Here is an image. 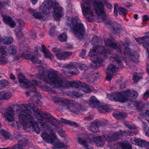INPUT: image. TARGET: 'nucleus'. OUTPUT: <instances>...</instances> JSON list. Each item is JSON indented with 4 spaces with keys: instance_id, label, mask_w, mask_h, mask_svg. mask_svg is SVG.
<instances>
[{
    "instance_id": "nucleus-1",
    "label": "nucleus",
    "mask_w": 149,
    "mask_h": 149,
    "mask_svg": "<svg viewBox=\"0 0 149 149\" xmlns=\"http://www.w3.org/2000/svg\"><path fill=\"white\" fill-rule=\"evenodd\" d=\"M19 125L24 127H33L37 133L41 131L47 130L50 127V123L57 127L59 121L50 115L40 113L33 104H22L17 111Z\"/></svg>"
},
{
    "instance_id": "nucleus-2",
    "label": "nucleus",
    "mask_w": 149,
    "mask_h": 149,
    "mask_svg": "<svg viewBox=\"0 0 149 149\" xmlns=\"http://www.w3.org/2000/svg\"><path fill=\"white\" fill-rule=\"evenodd\" d=\"M38 70L39 73L36 75V77L38 78L40 81L34 80L31 83L29 80L26 79L23 75L19 74L18 79L20 86L29 88L32 92H35L36 91V86H38L42 80L47 83L53 88L61 87L66 88L70 86L77 87V85L81 83L80 81H64L62 78L58 75L57 72L53 70H51L47 75L43 67L41 65L39 66Z\"/></svg>"
},
{
    "instance_id": "nucleus-3",
    "label": "nucleus",
    "mask_w": 149,
    "mask_h": 149,
    "mask_svg": "<svg viewBox=\"0 0 149 149\" xmlns=\"http://www.w3.org/2000/svg\"><path fill=\"white\" fill-rule=\"evenodd\" d=\"M66 23L68 27L75 36L79 39H82L84 34V28L83 25L77 17H68Z\"/></svg>"
},
{
    "instance_id": "nucleus-4",
    "label": "nucleus",
    "mask_w": 149,
    "mask_h": 149,
    "mask_svg": "<svg viewBox=\"0 0 149 149\" xmlns=\"http://www.w3.org/2000/svg\"><path fill=\"white\" fill-rule=\"evenodd\" d=\"M52 99L54 103L58 104L59 107L63 109H67L71 112L77 113L82 109L81 105L77 103L74 104L72 102L63 97H53Z\"/></svg>"
},
{
    "instance_id": "nucleus-5",
    "label": "nucleus",
    "mask_w": 149,
    "mask_h": 149,
    "mask_svg": "<svg viewBox=\"0 0 149 149\" xmlns=\"http://www.w3.org/2000/svg\"><path fill=\"white\" fill-rule=\"evenodd\" d=\"M113 58L114 59L113 61V62L115 63L116 65L113 63H111L107 69L106 70L107 79L108 81L110 80L112 77L113 73L117 70L118 68H122L123 66V65L121 60L123 57L119 58L116 54L114 55Z\"/></svg>"
},
{
    "instance_id": "nucleus-6",
    "label": "nucleus",
    "mask_w": 149,
    "mask_h": 149,
    "mask_svg": "<svg viewBox=\"0 0 149 149\" xmlns=\"http://www.w3.org/2000/svg\"><path fill=\"white\" fill-rule=\"evenodd\" d=\"M81 5L82 11L85 17L89 22L93 21L94 13L93 10L89 5L86 0H83Z\"/></svg>"
},
{
    "instance_id": "nucleus-7",
    "label": "nucleus",
    "mask_w": 149,
    "mask_h": 149,
    "mask_svg": "<svg viewBox=\"0 0 149 149\" xmlns=\"http://www.w3.org/2000/svg\"><path fill=\"white\" fill-rule=\"evenodd\" d=\"M89 105L91 107H96L101 113L110 111L109 107L106 105H100L98 100L95 96H92L90 98Z\"/></svg>"
},
{
    "instance_id": "nucleus-8",
    "label": "nucleus",
    "mask_w": 149,
    "mask_h": 149,
    "mask_svg": "<svg viewBox=\"0 0 149 149\" xmlns=\"http://www.w3.org/2000/svg\"><path fill=\"white\" fill-rule=\"evenodd\" d=\"M108 53L109 54L110 52L106 51L104 46H97L93 47L90 49L89 55L90 56H92L98 55H104Z\"/></svg>"
},
{
    "instance_id": "nucleus-9",
    "label": "nucleus",
    "mask_w": 149,
    "mask_h": 149,
    "mask_svg": "<svg viewBox=\"0 0 149 149\" xmlns=\"http://www.w3.org/2000/svg\"><path fill=\"white\" fill-rule=\"evenodd\" d=\"M73 63H70L68 65L67 67H68L71 71L68 72L69 73L72 75H77L79 73V71L77 70V67H79L81 70H86L88 68V66L83 63L77 64L75 65Z\"/></svg>"
},
{
    "instance_id": "nucleus-10",
    "label": "nucleus",
    "mask_w": 149,
    "mask_h": 149,
    "mask_svg": "<svg viewBox=\"0 0 149 149\" xmlns=\"http://www.w3.org/2000/svg\"><path fill=\"white\" fill-rule=\"evenodd\" d=\"M130 94V90H127L120 93H115L116 101L120 102H124L129 99Z\"/></svg>"
},
{
    "instance_id": "nucleus-11",
    "label": "nucleus",
    "mask_w": 149,
    "mask_h": 149,
    "mask_svg": "<svg viewBox=\"0 0 149 149\" xmlns=\"http://www.w3.org/2000/svg\"><path fill=\"white\" fill-rule=\"evenodd\" d=\"M106 4L104 0L101 1L97 0L95 1L94 3V7L95 13L98 15L100 16L105 13L103 3Z\"/></svg>"
},
{
    "instance_id": "nucleus-12",
    "label": "nucleus",
    "mask_w": 149,
    "mask_h": 149,
    "mask_svg": "<svg viewBox=\"0 0 149 149\" xmlns=\"http://www.w3.org/2000/svg\"><path fill=\"white\" fill-rule=\"evenodd\" d=\"M56 5V0H45L39 7L40 10L44 11H48L53 8Z\"/></svg>"
},
{
    "instance_id": "nucleus-13",
    "label": "nucleus",
    "mask_w": 149,
    "mask_h": 149,
    "mask_svg": "<svg viewBox=\"0 0 149 149\" xmlns=\"http://www.w3.org/2000/svg\"><path fill=\"white\" fill-rule=\"evenodd\" d=\"M21 57L26 59H30L33 63H41V61L39 60L37 57H36L33 52L29 51L24 52L21 54Z\"/></svg>"
},
{
    "instance_id": "nucleus-14",
    "label": "nucleus",
    "mask_w": 149,
    "mask_h": 149,
    "mask_svg": "<svg viewBox=\"0 0 149 149\" xmlns=\"http://www.w3.org/2000/svg\"><path fill=\"white\" fill-rule=\"evenodd\" d=\"M100 19L102 22H104L105 25L108 26L109 28H111L114 31H117L121 26L120 24L117 23H111L110 19L107 17L103 18H100Z\"/></svg>"
},
{
    "instance_id": "nucleus-15",
    "label": "nucleus",
    "mask_w": 149,
    "mask_h": 149,
    "mask_svg": "<svg viewBox=\"0 0 149 149\" xmlns=\"http://www.w3.org/2000/svg\"><path fill=\"white\" fill-rule=\"evenodd\" d=\"M53 51L56 53L57 58L60 60L64 59L68 56L72 54L71 52L63 51L55 48L53 49Z\"/></svg>"
},
{
    "instance_id": "nucleus-16",
    "label": "nucleus",
    "mask_w": 149,
    "mask_h": 149,
    "mask_svg": "<svg viewBox=\"0 0 149 149\" xmlns=\"http://www.w3.org/2000/svg\"><path fill=\"white\" fill-rule=\"evenodd\" d=\"M105 125L103 120H96L91 123L89 130L93 132H96L98 131L99 127L103 126Z\"/></svg>"
},
{
    "instance_id": "nucleus-17",
    "label": "nucleus",
    "mask_w": 149,
    "mask_h": 149,
    "mask_svg": "<svg viewBox=\"0 0 149 149\" xmlns=\"http://www.w3.org/2000/svg\"><path fill=\"white\" fill-rule=\"evenodd\" d=\"M47 143L52 144L54 149H66L68 146L59 140H45Z\"/></svg>"
},
{
    "instance_id": "nucleus-18",
    "label": "nucleus",
    "mask_w": 149,
    "mask_h": 149,
    "mask_svg": "<svg viewBox=\"0 0 149 149\" xmlns=\"http://www.w3.org/2000/svg\"><path fill=\"white\" fill-rule=\"evenodd\" d=\"M39 12H37L36 10H34L32 8L29 9L28 11L36 19H40L44 17L45 15H47L48 13H49V12L47 11H44V12L40 10L39 8Z\"/></svg>"
},
{
    "instance_id": "nucleus-19",
    "label": "nucleus",
    "mask_w": 149,
    "mask_h": 149,
    "mask_svg": "<svg viewBox=\"0 0 149 149\" xmlns=\"http://www.w3.org/2000/svg\"><path fill=\"white\" fill-rule=\"evenodd\" d=\"M15 114L13 109L11 107H8L6 109L5 113V117L9 122L14 121Z\"/></svg>"
},
{
    "instance_id": "nucleus-20",
    "label": "nucleus",
    "mask_w": 149,
    "mask_h": 149,
    "mask_svg": "<svg viewBox=\"0 0 149 149\" xmlns=\"http://www.w3.org/2000/svg\"><path fill=\"white\" fill-rule=\"evenodd\" d=\"M134 134V132L132 131H122L121 130L116 132L112 136V139L111 140H116V139L119 138L122 135H127L129 136L133 135Z\"/></svg>"
},
{
    "instance_id": "nucleus-21",
    "label": "nucleus",
    "mask_w": 149,
    "mask_h": 149,
    "mask_svg": "<svg viewBox=\"0 0 149 149\" xmlns=\"http://www.w3.org/2000/svg\"><path fill=\"white\" fill-rule=\"evenodd\" d=\"M105 41L107 46L113 49H116V51L119 53H121L120 47L118 46L116 43L114 42L113 39H112L111 40L108 39L107 41L105 40Z\"/></svg>"
},
{
    "instance_id": "nucleus-22",
    "label": "nucleus",
    "mask_w": 149,
    "mask_h": 149,
    "mask_svg": "<svg viewBox=\"0 0 149 149\" xmlns=\"http://www.w3.org/2000/svg\"><path fill=\"white\" fill-rule=\"evenodd\" d=\"M128 44H124L122 45V46L125 48L124 51V56L125 58H128L131 59L132 60L134 61V58H136L137 56L136 55H132L130 53V49L127 47Z\"/></svg>"
},
{
    "instance_id": "nucleus-23",
    "label": "nucleus",
    "mask_w": 149,
    "mask_h": 149,
    "mask_svg": "<svg viewBox=\"0 0 149 149\" xmlns=\"http://www.w3.org/2000/svg\"><path fill=\"white\" fill-rule=\"evenodd\" d=\"M0 50L1 54L0 56V65H4L7 62V60L5 58L7 55V52L4 49L3 46L1 45H0Z\"/></svg>"
},
{
    "instance_id": "nucleus-24",
    "label": "nucleus",
    "mask_w": 149,
    "mask_h": 149,
    "mask_svg": "<svg viewBox=\"0 0 149 149\" xmlns=\"http://www.w3.org/2000/svg\"><path fill=\"white\" fill-rule=\"evenodd\" d=\"M118 149H132V146L127 140H121L118 144Z\"/></svg>"
},
{
    "instance_id": "nucleus-25",
    "label": "nucleus",
    "mask_w": 149,
    "mask_h": 149,
    "mask_svg": "<svg viewBox=\"0 0 149 149\" xmlns=\"http://www.w3.org/2000/svg\"><path fill=\"white\" fill-rule=\"evenodd\" d=\"M131 143L136 145L140 147H144L149 149V142L146 140H132Z\"/></svg>"
},
{
    "instance_id": "nucleus-26",
    "label": "nucleus",
    "mask_w": 149,
    "mask_h": 149,
    "mask_svg": "<svg viewBox=\"0 0 149 149\" xmlns=\"http://www.w3.org/2000/svg\"><path fill=\"white\" fill-rule=\"evenodd\" d=\"M62 8L61 7H56L54 9L53 16L56 20H58L59 18L62 16Z\"/></svg>"
},
{
    "instance_id": "nucleus-27",
    "label": "nucleus",
    "mask_w": 149,
    "mask_h": 149,
    "mask_svg": "<svg viewBox=\"0 0 149 149\" xmlns=\"http://www.w3.org/2000/svg\"><path fill=\"white\" fill-rule=\"evenodd\" d=\"M41 136L44 140H56L57 138L55 133L51 132L50 134L45 132L41 134Z\"/></svg>"
},
{
    "instance_id": "nucleus-28",
    "label": "nucleus",
    "mask_w": 149,
    "mask_h": 149,
    "mask_svg": "<svg viewBox=\"0 0 149 149\" xmlns=\"http://www.w3.org/2000/svg\"><path fill=\"white\" fill-rule=\"evenodd\" d=\"M4 22L10 26L12 28H14L16 25V23L12 19L7 15H2Z\"/></svg>"
},
{
    "instance_id": "nucleus-29",
    "label": "nucleus",
    "mask_w": 149,
    "mask_h": 149,
    "mask_svg": "<svg viewBox=\"0 0 149 149\" xmlns=\"http://www.w3.org/2000/svg\"><path fill=\"white\" fill-rule=\"evenodd\" d=\"M108 146L111 149H118L119 142L117 140H107Z\"/></svg>"
},
{
    "instance_id": "nucleus-30",
    "label": "nucleus",
    "mask_w": 149,
    "mask_h": 149,
    "mask_svg": "<svg viewBox=\"0 0 149 149\" xmlns=\"http://www.w3.org/2000/svg\"><path fill=\"white\" fill-rule=\"evenodd\" d=\"M12 96L11 93L7 91H2L0 92V97L4 100H6Z\"/></svg>"
},
{
    "instance_id": "nucleus-31",
    "label": "nucleus",
    "mask_w": 149,
    "mask_h": 149,
    "mask_svg": "<svg viewBox=\"0 0 149 149\" xmlns=\"http://www.w3.org/2000/svg\"><path fill=\"white\" fill-rule=\"evenodd\" d=\"M98 77V74L97 73L92 72L87 75V81L90 82H93L94 81L95 78Z\"/></svg>"
},
{
    "instance_id": "nucleus-32",
    "label": "nucleus",
    "mask_w": 149,
    "mask_h": 149,
    "mask_svg": "<svg viewBox=\"0 0 149 149\" xmlns=\"http://www.w3.org/2000/svg\"><path fill=\"white\" fill-rule=\"evenodd\" d=\"M17 48L16 46L12 45L10 46L8 50V54L10 55L13 56L16 55L17 51Z\"/></svg>"
},
{
    "instance_id": "nucleus-33",
    "label": "nucleus",
    "mask_w": 149,
    "mask_h": 149,
    "mask_svg": "<svg viewBox=\"0 0 149 149\" xmlns=\"http://www.w3.org/2000/svg\"><path fill=\"white\" fill-rule=\"evenodd\" d=\"M114 117L117 118H123L127 116V114L124 112L117 111L113 113Z\"/></svg>"
},
{
    "instance_id": "nucleus-34",
    "label": "nucleus",
    "mask_w": 149,
    "mask_h": 149,
    "mask_svg": "<svg viewBox=\"0 0 149 149\" xmlns=\"http://www.w3.org/2000/svg\"><path fill=\"white\" fill-rule=\"evenodd\" d=\"M42 52L44 54L46 57L49 58L51 59L53 58L54 56L49 51L47 50L46 48L44 45H42Z\"/></svg>"
},
{
    "instance_id": "nucleus-35",
    "label": "nucleus",
    "mask_w": 149,
    "mask_h": 149,
    "mask_svg": "<svg viewBox=\"0 0 149 149\" xmlns=\"http://www.w3.org/2000/svg\"><path fill=\"white\" fill-rule=\"evenodd\" d=\"M0 134L6 139H9L11 136V135L8 132L3 129H0Z\"/></svg>"
},
{
    "instance_id": "nucleus-36",
    "label": "nucleus",
    "mask_w": 149,
    "mask_h": 149,
    "mask_svg": "<svg viewBox=\"0 0 149 149\" xmlns=\"http://www.w3.org/2000/svg\"><path fill=\"white\" fill-rule=\"evenodd\" d=\"M28 140H24L23 143H21L20 145H15L12 147V149H23L22 147H25L29 145Z\"/></svg>"
},
{
    "instance_id": "nucleus-37",
    "label": "nucleus",
    "mask_w": 149,
    "mask_h": 149,
    "mask_svg": "<svg viewBox=\"0 0 149 149\" xmlns=\"http://www.w3.org/2000/svg\"><path fill=\"white\" fill-rule=\"evenodd\" d=\"M61 122L65 124H69L74 127H77L78 126L77 123L74 122H72L69 120H67L63 118L61 119Z\"/></svg>"
},
{
    "instance_id": "nucleus-38",
    "label": "nucleus",
    "mask_w": 149,
    "mask_h": 149,
    "mask_svg": "<svg viewBox=\"0 0 149 149\" xmlns=\"http://www.w3.org/2000/svg\"><path fill=\"white\" fill-rule=\"evenodd\" d=\"M10 83L6 79H3L0 81V89L4 88L9 84Z\"/></svg>"
},
{
    "instance_id": "nucleus-39",
    "label": "nucleus",
    "mask_w": 149,
    "mask_h": 149,
    "mask_svg": "<svg viewBox=\"0 0 149 149\" xmlns=\"http://www.w3.org/2000/svg\"><path fill=\"white\" fill-rule=\"evenodd\" d=\"M124 124L128 128L131 129H134L135 127L134 124L130 122L125 121L124 123Z\"/></svg>"
},
{
    "instance_id": "nucleus-40",
    "label": "nucleus",
    "mask_w": 149,
    "mask_h": 149,
    "mask_svg": "<svg viewBox=\"0 0 149 149\" xmlns=\"http://www.w3.org/2000/svg\"><path fill=\"white\" fill-rule=\"evenodd\" d=\"M67 35L66 33H63L58 36V39L61 42H64L66 41L67 39Z\"/></svg>"
},
{
    "instance_id": "nucleus-41",
    "label": "nucleus",
    "mask_w": 149,
    "mask_h": 149,
    "mask_svg": "<svg viewBox=\"0 0 149 149\" xmlns=\"http://www.w3.org/2000/svg\"><path fill=\"white\" fill-rule=\"evenodd\" d=\"M135 40L137 42L140 43H144L147 40L146 37L145 36L141 38H136Z\"/></svg>"
},
{
    "instance_id": "nucleus-42",
    "label": "nucleus",
    "mask_w": 149,
    "mask_h": 149,
    "mask_svg": "<svg viewBox=\"0 0 149 149\" xmlns=\"http://www.w3.org/2000/svg\"><path fill=\"white\" fill-rule=\"evenodd\" d=\"M82 85L84 87L82 90V91L84 92H85L86 93H90L91 92V90L88 87L86 83L82 82Z\"/></svg>"
},
{
    "instance_id": "nucleus-43",
    "label": "nucleus",
    "mask_w": 149,
    "mask_h": 149,
    "mask_svg": "<svg viewBox=\"0 0 149 149\" xmlns=\"http://www.w3.org/2000/svg\"><path fill=\"white\" fill-rule=\"evenodd\" d=\"M78 143L79 144H81L85 149H93V148H88V146L86 140H78Z\"/></svg>"
},
{
    "instance_id": "nucleus-44",
    "label": "nucleus",
    "mask_w": 149,
    "mask_h": 149,
    "mask_svg": "<svg viewBox=\"0 0 149 149\" xmlns=\"http://www.w3.org/2000/svg\"><path fill=\"white\" fill-rule=\"evenodd\" d=\"M118 13L120 15H123L127 13V10L122 7H120L118 8Z\"/></svg>"
},
{
    "instance_id": "nucleus-45",
    "label": "nucleus",
    "mask_w": 149,
    "mask_h": 149,
    "mask_svg": "<svg viewBox=\"0 0 149 149\" xmlns=\"http://www.w3.org/2000/svg\"><path fill=\"white\" fill-rule=\"evenodd\" d=\"M55 31V26H52L51 27L49 31V33L50 35L52 36H54L55 35H56L57 33Z\"/></svg>"
},
{
    "instance_id": "nucleus-46",
    "label": "nucleus",
    "mask_w": 149,
    "mask_h": 149,
    "mask_svg": "<svg viewBox=\"0 0 149 149\" xmlns=\"http://www.w3.org/2000/svg\"><path fill=\"white\" fill-rule=\"evenodd\" d=\"M95 143L96 145L98 146L102 147L104 144V140H95Z\"/></svg>"
},
{
    "instance_id": "nucleus-47",
    "label": "nucleus",
    "mask_w": 149,
    "mask_h": 149,
    "mask_svg": "<svg viewBox=\"0 0 149 149\" xmlns=\"http://www.w3.org/2000/svg\"><path fill=\"white\" fill-rule=\"evenodd\" d=\"M137 74L136 72H135L134 73L133 75V79L134 83L137 82L141 78V77L137 75Z\"/></svg>"
},
{
    "instance_id": "nucleus-48",
    "label": "nucleus",
    "mask_w": 149,
    "mask_h": 149,
    "mask_svg": "<svg viewBox=\"0 0 149 149\" xmlns=\"http://www.w3.org/2000/svg\"><path fill=\"white\" fill-rule=\"evenodd\" d=\"M71 94L72 97H76L77 98L79 97L82 95V94H79L77 92L75 91L72 92L71 93Z\"/></svg>"
},
{
    "instance_id": "nucleus-49",
    "label": "nucleus",
    "mask_w": 149,
    "mask_h": 149,
    "mask_svg": "<svg viewBox=\"0 0 149 149\" xmlns=\"http://www.w3.org/2000/svg\"><path fill=\"white\" fill-rule=\"evenodd\" d=\"M107 97L110 100H115L116 101L115 93L108 95Z\"/></svg>"
},
{
    "instance_id": "nucleus-50",
    "label": "nucleus",
    "mask_w": 149,
    "mask_h": 149,
    "mask_svg": "<svg viewBox=\"0 0 149 149\" xmlns=\"http://www.w3.org/2000/svg\"><path fill=\"white\" fill-rule=\"evenodd\" d=\"M132 104L136 107H138L140 109H141V107H140V106H141L142 104L141 103H139L136 101H132Z\"/></svg>"
},
{
    "instance_id": "nucleus-51",
    "label": "nucleus",
    "mask_w": 149,
    "mask_h": 149,
    "mask_svg": "<svg viewBox=\"0 0 149 149\" xmlns=\"http://www.w3.org/2000/svg\"><path fill=\"white\" fill-rule=\"evenodd\" d=\"M58 133L62 137H65L66 134L65 131L62 129H60L58 131Z\"/></svg>"
},
{
    "instance_id": "nucleus-52",
    "label": "nucleus",
    "mask_w": 149,
    "mask_h": 149,
    "mask_svg": "<svg viewBox=\"0 0 149 149\" xmlns=\"http://www.w3.org/2000/svg\"><path fill=\"white\" fill-rule=\"evenodd\" d=\"M103 60V59L102 57H97L95 62L97 63L100 64L102 63Z\"/></svg>"
},
{
    "instance_id": "nucleus-53",
    "label": "nucleus",
    "mask_w": 149,
    "mask_h": 149,
    "mask_svg": "<svg viewBox=\"0 0 149 149\" xmlns=\"http://www.w3.org/2000/svg\"><path fill=\"white\" fill-rule=\"evenodd\" d=\"M93 118V116L92 115H89V116L84 118V119L88 121L92 120Z\"/></svg>"
},
{
    "instance_id": "nucleus-54",
    "label": "nucleus",
    "mask_w": 149,
    "mask_h": 149,
    "mask_svg": "<svg viewBox=\"0 0 149 149\" xmlns=\"http://www.w3.org/2000/svg\"><path fill=\"white\" fill-rule=\"evenodd\" d=\"M149 96V92L148 91H146L143 94V99L146 100Z\"/></svg>"
},
{
    "instance_id": "nucleus-55",
    "label": "nucleus",
    "mask_w": 149,
    "mask_h": 149,
    "mask_svg": "<svg viewBox=\"0 0 149 149\" xmlns=\"http://www.w3.org/2000/svg\"><path fill=\"white\" fill-rule=\"evenodd\" d=\"M86 49H84L82 50L80 54V56L82 58H84V55L86 54Z\"/></svg>"
},
{
    "instance_id": "nucleus-56",
    "label": "nucleus",
    "mask_w": 149,
    "mask_h": 149,
    "mask_svg": "<svg viewBox=\"0 0 149 149\" xmlns=\"http://www.w3.org/2000/svg\"><path fill=\"white\" fill-rule=\"evenodd\" d=\"M130 94L129 95V98L132 95L133 96L135 97L137 96L138 95V92L135 91H133L131 92L130 91Z\"/></svg>"
},
{
    "instance_id": "nucleus-57",
    "label": "nucleus",
    "mask_w": 149,
    "mask_h": 149,
    "mask_svg": "<svg viewBox=\"0 0 149 149\" xmlns=\"http://www.w3.org/2000/svg\"><path fill=\"white\" fill-rule=\"evenodd\" d=\"M94 140H102L104 139V136H95L93 137Z\"/></svg>"
},
{
    "instance_id": "nucleus-58",
    "label": "nucleus",
    "mask_w": 149,
    "mask_h": 149,
    "mask_svg": "<svg viewBox=\"0 0 149 149\" xmlns=\"http://www.w3.org/2000/svg\"><path fill=\"white\" fill-rule=\"evenodd\" d=\"M87 136L85 134H82L80 136L78 137V140H84V139H86V137Z\"/></svg>"
},
{
    "instance_id": "nucleus-59",
    "label": "nucleus",
    "mask_w": 149,
    "mask_h": 149,
    "mask_svg": "<svg viewBox=\"0 0 149 149\" xmlns=\"http://www.w3.org/2000/svg\"><path fill=\"white\" fill-rule=\"evenodd\" d=\"M144 46L146 49L147 53L149 55V42H148L144 45Z\"/></svg>"
},
{
    "instance_id": "nucleus-60",
    "label": "nucleus",
    "mask_w": 149,
    "mask_h": 149,
    "mask_svg": "<svg viewBox=\"0 0 149 149\" xmlns=\"http://www.w3.org/2000/svg\"><path fill=\"white\" fill-rule=\"evenodd\" d=\"M149 18L148 16L145 15L143 16V20L146 22L148 20Z\"/></svg>"
},
{
    "instance_id": "nucleus-61",
    "label": "nucleus",
    "mask_w": 149,
    "mask_h": 149,
    "mask_svg": "<svg viewBox=\"0 0 149 149\" xmlns=\"http://www.w3.org/2000/svg\"><path fill=\"white\" fill-rule=\"evenodd\" d=\"M38 0H30L32 4L33 5H35L37 2Z\"/></svg>"
},
{
    "instance_id": "nucleus-62",
    "label": "nucleus",
    "mask_w": 149,
    "mask_h": 149,
    "mask_svg": "<svg viewBox=\"0 0 149 149\" xmlns=\"http://www.w3.org/2000/svg\"><path fill=\"white\" fill-rule=\"evenodd\" d=\"M143 128L144 130H148V129H149V128L148 127V125L146 124H144V125L143 126Z\"/></svg>"
},
{
    "instance_id": "nucleus-63",
    "label": "nucleus",
    "mask_w": 149,
    "mask_h": 149,
    "mask_svg": "<svg viewBox=\"0 0 149 149\" xmlns=\"http://www.w3.org/2000/svg\"><path fill=\"white\" fill-rule=\"evenodd\" d=\"M107 7L108 8H109V9H111L113 8L112 5H111V4H110V3H107Z\"/></svg>"
},
{
    "instance_id": "nucleus-64",
    "label": "nucleus",
    "mask_w": 149,
    "mask_h": 149,
    "mask_svg": "<svg viewBox=\"0 0 149 149\" xmlns=\"http://www.w3.org/2000/svg\"><path fill=\"white\" fill-rule=\"evenodd\" d=\"M19 26L20 27H22L24 26V22L22 21H20L19 22Z\"/></svg>"
}]
</instances>
